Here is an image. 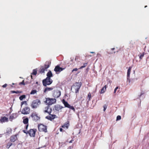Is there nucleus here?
I'll return each instance as SVG.
<instances>
[{
    "instance_id": "1",
    "label": "nucleus",
    "mask_w": 149,
    "mask_h": 149,
    "mask_svg": "<svg viewBox=\"0 0 149 149\" xmlns=\"http://www.w3.org/2000/svg\"><path fill=\"white\" fill-rule=\"evenodd\" d=\"M31 118L32 120L35 122L39 120L40 118V116L38 115L37 113L35 111H33L31 114L29 118Z\"/></svg>"
},
{
    "instance_id": "2",
    "label": "nucleus",
    "mask_w": 149,
    "mask_h": 149,
    "mask_svg": "<svg viewBox=\"0 0 149 149\" xmlns=\"http://www.w3.org/2000/svg\"><path fill=\"white\" fill-rule=\"evenodd\" d=\"M36 131V129H30L29 131H26L25 130L22 131L23 132L26 134H29L31 137L35 136Z\"/></svg>"
},
{
    "instance_id": "3",
    "label": "nucleus",
    "mask_w": 149,
    "mask_h": 149,
    "mask_svg": "<svg viewBox=\"0 0 149 149\" xmlns=\"http://www.w3.org/2000/svg\"><path fill=\"white\" fill-rule=\"evenodd\" d=\"M41 102L40 100L37 99L33 100L31 104V107L33 109L36 108L40 104Z\"/></svg>"
},
{
    "instance_id": "4",
    "label": "nucleus",
    "mask_w": 149,
    "mask_h": 149,
    "mask_svg": "<svg viewBox=\"0 0 149 149\" xmlns=\"http://www.w3.org/2000/svg\"><path fill=\"white\" fill-rule=\"evenodd\" d=\"M53 82V80L51 78H46L42 80L43 85L44 86H46L47 85H50Z\"/></svg>"
},
{
    "instance_id": "5",
    "label": "nucleus",
    "mask_w": 149,
    "mask_h": 149,
    "mask_svg": "<svg viewBox=\"0 0 149 149\" xmlns=\"http://www.w3.org/2000/svg\"><path fill=\"white\" fill-rule=\"evenodd\" d=\"M56 102V100L55 98H46V100L45 102L48 105H52L54 104Z\"/></svg>"
},
{
    "instance_id": "6",
    "label": "nucleus",
    "mask_w": 149,
    "mask_h": 149,
    "mask_svg": "<svg viewBox=\"0 0 149 149\" xmlns=\"http://www.w3.org/2000/svg\"><path fill=\"white\" fill-rule=\"evenodd\" d=\"M38 130L40 132H43L46 133L47 132V126L42 124L38 125Z\"/></svg>"
},
{
    "instance_id": "7",
    "label": "nucleus",
    "mask_w": 149,
    "mask_h": 149,
    "mask_svg": "<svg viewBox=\"0 0 149 149\" xmlns=\"http://www.w3.org/2000/svg\"><path fill=\"white\" fill-rule=\"evenodd\" d=\"M52 109L49 105L45 107L44 109L43 112L44 113H47L49 114L51 113L52 112Z\"/></svg>"
},
{
    "instance_id": "8",
    "label": "nucleus",
    "mask_w": 149,
    "mask_h": 149,
    "mask_svg": "<svg viewBox=\"0 0 149 149\" xmlns=\"http://www.w3.org/2000/svg\"><path fill=\"white\" fill-rule=\"evenodd\" d=\"M61 95V91L58 90H56L54 91L53 95L54 98H57L60 97Z\"/></svg>"
},
{
    "instance_id": "9",
    "label": "nucleus",
    "mask_w": 149,
    "mask_h": 149,
    "mask_svg": "<svg viewBox=\"0 0 149 149\" xmlns=\"http://www.w3.org/2000/svg\"><path fill=\"white\" fill-rule=\"evenodd\" d=\"M30 112L29 108L27 107H26L24 108L22 111V113L24 114H29Z\"/></svg>"
},
{
    "instance_id": "10",
    "label": "nucleus",
    "mask_w": 149,
    "mask_h": 149,
    "mask_svg": "<svg viewBox=\"0 0 149 149\" xmlns=\"http://www.w3.org/2000/svg\"><path fill=\"white\" fill-rule=\"evenodd\" d=\"M65 69V68H63L60 67L59 65H57L55 66L54 70L56 72V73L58 74V72H60Z\"/></svg>"
},
{
    "instance_id": "11",
    "label": "nucleus",
    "mask_w": 149,
    "mask_h": 149,
    "mask_svg": "<svg viewBox=\"0 0 149 149\" xmlns=\"http://www.w3.org/2000/svg\"><path fill=\"white\" fill-rule=\"evenodd\" d=\"M120 48H118L117 47L112 48L111 49V52H109L108 53L109 54H115L116 52H118L120 50Z\"/></svg>"
},
{
    "instance_id": "12",
    "label": "nucleus",
    "mask_w": 149,
    "mask_h": 149,
    "mask_svg": "<svg viewBox=\"0 0 149 149\" xmlns=\"http://www.w3.org/2000/svg\"><path fill=\"white\" fill-rule=\"evenodd\" d=\"M81 84L79 82L76 83L75 85L74 86L75 87V92L76 93H78L79 89L81 86Z\"/></svg>"
},
{
    "instance_id": "13",
    "label": "nucleus",
    "mask_w": 149,
    "mask_h": 149,
    "mask_svg": "<svg viewBox=\"0 0 149 149\" xmlns=\"http://www.w3.org/2000/svg\"><path fill=\"white\" fill-rule=\"evenodd\" d=\"M49 115L45 117V118L50 121H52L56 118V116L54 114H49Z\"/></svg>"
},
{
    "instance_id": "14",
    "label": "nucleus",
    "mask_w": 149,
    "mask_h": 149,
    "mask_svg": "<svg viewBox=\"0 0 149 149\" xmlns=\"http://www.w3.org/2000/svg\"><path fill=\"white\" fill-rule=\"evenodd\" d=\"M18 134H15L11 136L10 138V141L11 142H14L16 141L17 140V135Z\"/></svg>"
},
{
    "instance_id": "15",
    "label": "nucleus",
    "mask_w": 149,
    "mask_h": 149,
    "mask_svg": "<svg viewBox=\"0 0 149 149\" xmlns=\"http://www.w3.org/2000/svg\"><path fill=\"white\" fill-rule=\"evenodd\" d=\"M8 121V118L6 117H0V123H3L7 122Z\"/></svg>"
},
{
    "instance_id": "16",
    "label": "nucleus",
    "mask_w": 149,
    "mask_h": 149,
    "mask_svg": "<svg viewBox=\"0 0 149 149\" xmlns=\"http://www.w3.org/2000/svg\"><path fill=\"white\" fill-rule=\"evenodd\" d=\"M69 123V121H67L66 122L64 123V124L62 126V127L64 128H68L70 125Z\"/></svg>"
},
{
    "instance_id": "17",
    "label": "nucleus",
    "mask_w": 149,
    "mask_h": 149,
    "mask_svg": "<svg viewBox=\"0 0 149 149\" xmlns=\"http://www.w3.org/2000/svg\"><path fill=\"white\" fill-rule=\"evenodd\" d=\"M51 64V62L49 61H46L45 63V64L44 66V68H45V69L46 70L48 68L50 65Z\"/></svg>"
},
{
    "instance_id": "18",
    "label": "nucleus",
    "mask_w": 149,
    "mask_h": 149,
    "mask_svg": "<svg viewBox=\"0 0 149 149\" xmlns=\"http://www.w3.org/2000/svg\"><path fill=\"white\" fill-rule=\"evenodd\" d=\"M63 108V107L61 106L60 105H56L54 106L55 109L57 111H59Z\"/></svg>"
},
{
    "instance_id": "19",
    "label": "nucleus",
    "mask_w": 149,
    "mask_h": 149,
    "mask_svg": "<svg viewBox=\"0 0 149 149\" xmlns=\"http://www.w3.org/2000/svg\"><path fill=\"white\" fill-rule=\"evenodd\" d=\"M47 77L46 78H51L53 76V74L51 70H49L47 74Z\"/></svg>"
},
{
    "instance_id": "20",
    "label": "nucleus",
    "mask_w": 149,
    "mask_h": 149,
    "mask_svg": "<svg viewBox=\"0 0 149 149\" xmlns=\"http://www.w3.org/2000/svg\"><path fill=\"white\" fill-rule=\"evenodd\" d=\"M107 88V86L105 85L104 87H103L101 89L100 93V94L103 93L106 91V88Z\"/></svg>"
},
{
    "instance_id": "21",
    "label": "nucleus",
    "mask_w": 149,
    "mask_h": 149,
    "mask_svg": "<svg viewBox=\"0 0 149 149\" xmlns=\"http://www.w3.org/2000/svg\"><path fill=\"white\" fill-rule=\"evenodd\" d=\"M62 103L64 104L65 107L68 108L69 107L70 105L68 103V102L66 101L64 99H63L62 100Z\"/></svg>"
},
{
    "instance_id": "22",
    "label": "nucleus",
    "mask_w": 149,
    "mask_h": 149,
    "mask_svg": "<svg viewBox=\"0 0 149 149\" xmlns=\"http://www.w3.org/2000/svg\"><path fill=\"white\" fill-rule=\"evenodd\" d=\"M54 87H47L44 90V93H45L46 92L48 91H49L51 90H52L54 89Z\"/></svg>"
},
{
    "instance_id": "23",
    "label": "nucleus",
    "mask_w": 149,
    "mask_h": 149,
    "mask_svg": "<svg viewBox=\"0 0 149 149\" xmlns=\"http://www.w3.org/2000/svg\"><path fill=\"white\" fill-rule=\"evenodd\" d=\"M132 67L131 66L127 70V78H129L130 77V72L131 71V69Z\"/></svg>"
},
{
    "instance_id": "24",
    "label": "nucleus",
    "mask_w": 149,
    "mask_h": 149,
    "mask_svg": "<svg viewBox=\"0 0 149 149\" xmlns=\"http://www.w3.org/2000/svg\"><path fill=\"white\" fill-rule=\"evenodd\" d=\"M10 92L12 93H15L16 94H19L22 93V91H10Z\"/></svg>"
},
{
    "instance_id": "25",
    "label": "nucleus",
    "mask_w": 149,
    "mask_h": 149,
    "mask_svg": "<svg viewBox=\"0 0 149 149\" xmlns=\"http://www.w3.org/2000/svg\"><path fill=\"white\" fill-rule=\"evenodd\" d=\"M46 70H45V68H44V66H42V67H41L40 68V73H43L45 72V71Z\"/></svg>"
},
{
    "instance_id": "26",
    "label": "nucleus",
    "mask_w": 149,
    "mask_h": 149,
    "mask_svg": "<svg viewBox=\"0 0 149 149\" xmlns=\"http://www.w3.org/2000/svg\"><path fill=\"white\" fill-rule=\"evenodd\" d=\"M28 118H26L23 120V123L24 124H28Z\"/></svg>"
},
{
    "instance_id": "27",
    "label": "nucleus",
    "mask_w": 149,
    "mask_h": 149,
    "mask_svg": "<svg viewBox=\"0 0 149 149\" xmlns=\"http://www.w3.org/2000/svg\"><path fill=\"white\" fill-rule=\"evenodd\" d=\"M13 144L11 142H8V143L6 145V148H9Z\"/></svg>"
},
{
    "instance_id": "28",
    "label": "nucleus",
    "mask_w": 149,
    "mask_h": 149,
    "mask_svg": "<svg viewBox=\"0 0 149 149\" xmlns=\"http://www.w3.org/2000/svg\"><path fill=\"white\" fill-rule=\"evenodd\" d=\"M88 64V63H84L83 65H84L83 66H82L80 67L79 69H81L83 68H85L86 66Z\"/></svg>"
},
{
    "instance_id": "29",
    "label": "nucleus",
    "mask_w": 149,
    "mask_h": 149,
    "mask_svg": "<svg viewBox=\"0 0 149 149\" xmlns=\"http://www.w3.org/2000/svg\"><path fill=\"white\" fill-rule=\"evenodd\" d=\"M37 90H32L30 93L31 95H33L37 93Z\"/></svg>"
},
{
    "instance_id": "30",
    "label": "nucleus",
    "mask_w": 149,
    "mask_h": 149,
    "mask_svg": "<svg viewBox=\"0 0 149 149\" xmlns=\"http://www.w3.org/2000/svg\"><path fill=\"white\" fill-rule=\"evenodd\" d=\"M91 93L89 92L88 93V96H87V98H88V101H90V100H91Z\"/></svg>"
},
{
    "instance_id": "31",
    "label": "nucleus",
    "mask_w": 149,
    "mask_h": 149,
    "mask_svg": "<svg viewBox=\"0 0 149 149\" xmlns=\"http://www.w3.org/2000/svg\"><path fill=\"white\" fill-rule=\"evenodd\" d=\"M26 97V96L25 95H23L19 97V99L20 100H22L23 99L25 98Z\"/></svg>"
},
{
    "instance_id": "32",
    "label": "nucleus",
    "mask_w": 149,
    "mask_h": 149,
    "mask_svg": "<svg viewBox=\"0 0 149 149\" xmlns=\"http://www.w3.org/2000/svg\"><path fill=\"white\" fill-rule=\"evenodd\" d=\"M37 73V70L36 69L33 70V72L31 73L32 74L36 75Z\"/></svg>"
},
{
    "instance_id": "33",
    "label": "nucleus",
    "mask_w": 149,
    "mask_h": 149,
    "mask_svg": "<svg viewBox=\"0 0 149 149\" xmlns=\"http://www.w3.org/2000/svg\"><path fill=\"white\" fill-rule=\"evenodd\" d=\"M68 108L73 110L74 111L75 110V109L74 108V107L73 106H71L70 105V106H69V107H68Z\"/></svg>"
},
{
    "instance_id": "34",
    "label": "nucleus",
    "mask_w": 149,
    "mask_h": 149,
    "mask_svg": "<svg viewBox=\"0 0 149 149\" xmlns=\"http://www.w3.org/2000/svg\"><path fill=\"white\" fill-rule=\"evenodd\" d=\"M121 119V116H118L116 118V120H120Z\"/></svg>"
},
{
    "instance_id": "35",
    "label": "nucleus",
    "mask_w": 149,
    "mask_h": 149,
    "mask_svg": "<svg viewBox=\"0 0 149 149\" xmlns=\"http://www.w3.org/2000/svg\"><path fill=\"white\" fill-rule=\"evenodd\" d=\"M144 56V53H143L141 55L139 56V58L140 59H141Z\"/></svg>"
},
{
    "instance_id": "36",
    "label": "nucleus",
    "mask_w": 149,
    "mask_h": 149,
    "mask_svg": "<svg viewBox=\"0 0 149 149\" xmlns=\"http://www.w3.org/2000/svg\"><path fill=\"white\" fill-rule=\"evenodd\" d=\"M25 85V84L24 83V80H23L21 82H20L19 83V85Z\"/></svg>"
},
{
    "instance_id": "37",
    "label": "nucleus",
    "mask_w": 149,
    "mask_h": 149,
    "mask_svg": "<svg viewBox=\"0 0 149 149\" xmlns=\"http://www.w3.org/2000/svg\"><path fill=\"white\" fill-rule=\"evenodd\" d=\"M104 109L103 111H105L106 110V109L107 108V106L106 104H104V105L103 106Z\"/></svg>"
},
{
    "instance_id": "38",
    "label": "nucleus",
    "mask_w": 149,
    "mask_h": 149,
    "mask_svg": "<svg viewBox=\"0 0 149 149\" xmlns=\"http://www.w3.org/2000/svg\"><path fill=\"white\" fill-rule=\"evenodd\" d=\"M78 70V69L77 68H74L72 70V72H73L74 71H77Z\"/></svg>"
},
{
    "instance_id": "39",
    "label": "nucleus",
    "mask_w": 149,
    "mask_h": 149,
    "mask_svg": "<svg viewBox=\"0 0 149 149\" xmlns=\"http://www.w3.org/2000/svg\"><path fill=\"white\" fill-rule=\"evenodd\" d=\"M29 126L28 124H27L26 125L25 127V129L26 130L28 129V127Z\"/></svg>"
},
{
    "instance_id": "40",
    "label": "nucleus",
    "mask_w": 149,
    "mask_h": 149,
    "mask_svg": "<svg viewBox=\"0 0 149 149\" xmlns=\"http://www.w3.org/2000/svg\"><path fill=\"white\" fill-rule=\"evenodd\" d=\"M118 87H116L114 89V93H116V91L118 89Z\"/></svg>"
},
{
    "instance_id": "41",
    "label": "nucleus",
    "mask_w": 149,
    "mask_h": 149,
    "mask_svg": "<svg viewBox=\"0 0 149 149\" xmlns=\"http://www.w3.org/2000/svg\"><path fill=\"white\" fill-rule=\"evenodd\" d=\"M7 84H6L2 86V87L3 88H5L7 86Z\"/></svg>"
},
{
    "instance_id": "42",
    "label": "nucleus",
    "mask_w": 149,
    "mask_h": 149,
    "mask_svg": "<svg viewBox=\"0 0 149 149\" xmlns=\"http://www.w3.org/2000/svg\"><path fill=\"white\" fill-rule=\"evenodd\" d=\"M26 103V101L23 102H22V103H21L22 105L24 103Z\"/></svg>"
},
{
    "instance_id": "43",
    "label": "nucleus",
    "mask_w": 149,
    "mask_h": 149,
    "mask_svg": "<svg viewBox=\"0 0 149 149\" xmlns=\"http://www.w3.org/2000/svg\"><path fill=\"white\" fill-rule=\"evenodd\" d=\"M60 131L61 132H63V130L62 128H60Z\"/></svg>"
},
{
    "instance_id": "44",
    "label": "nucleus",
    "mask_w": 149,
    "mask_h": 149,
    "mask_svg": "<svg viewBox=\"0 0 149 149\" xmlns=\"http://www.w3.org/2000/svg\"><path fill=\"white\" fill-rule=\"evenodd\" d=\"M73 141V140H71L70 141H69V143H72V141Z\"/></svg>"
},
{
    "instance_id": "45",
    "label": "nucleus",
    "mask_w": 149,
    "mask_h": 149,
    "mask_svg": "<svg viewBox=\"0 0 149 149\" xmlns=\"http://www.w3.org/2000/svg\"><path fill=\"white\" fill-rule=\"evenodd\" d=\"M13 117V116H10V118H9V119H11Z\"/></svg>"
},
{
    "instance_id": "46",
    "label": "nucleus",
    "mask_w": 149,
    "mask_h": 149,
    "mask_svg": "<svg viewBox=\"0 0 149 149\" xmlns=\"http://www.w3.org/2000/svg\"><path fill=\"white\" fill-rule=\"evenodd\" d=\"M12 84L13 85H17V84H14V83H12Z\"/></svg>"
},
{
    "instance_id": "47",
    "label": "nucleus",
    "mask_w": 149,
    "mask_h": 149,
    "mask_svg": "<svg viewBox=\"0 0 149 149\" xmlns=\"http://www.w3.org/2000/svg\"><path fill=\"white\" fill-rule=\"evenodd\" d=\"M90 53H95V52H90Z\"/></svg>"
},
{
    "instance_id": "48",
    "label": "nucleus",
    "mask_w": 149,
    "mask_h": 149,
    "mask_svg": "<svg viewBox=\"0 0 149 149\" xmlns=\"http://www.w3.org/2000/svg\"><path fill=\"white\" fill-rule=\"evenodd\" d=\"M11 87H14V88L16 87V86H11Z\"/></svg>"
},
{
    "instance_id": "49",
    "label": "nucleus",
    "mask_w": 149,
    "mask_h": 149,
    "mask_svg": "<svg viewBox=\"0 0 149 149\" xmlns=\"http://www.w3.org/2000/svg\"><path fill=\"white\" fill-rule=\"evenodd\" d=\"M147 6H145V8H146V7Z\"/></svg>"
},
{
    "instance_id": "50",
    "label": "nucleus",
    "mask_w": 149,
    "mask_h": 149,
    "mask_svg": "<svg viewBox=\"0 0 149 149\" xmlns=\"http://www.w3.org/2000/svg\"><path fill=\"white\" fill-rule=\"evenodd\" d=\"M31 77L32 79V75H31Z\"/></svg>"
},
{
    "instance_id": "51",
    "label": "nucleus",
    "mask_w": 149,
    "mask_h": 149,
    "mask_svg": "<svg viewBox=\"0 0 149 149\" xmlns=\"http://www.w3.org/2000/svg\"><path fill=\"white\" fill-rule=\"evenodd\" d=\"M130 80H129V82H130Z\"/></svg>"
}]
</instances>
